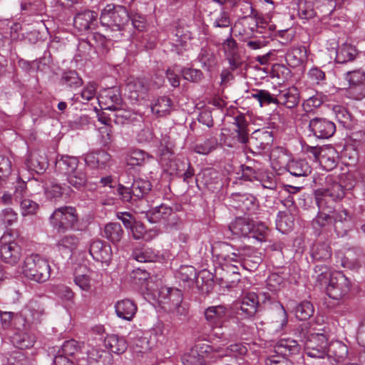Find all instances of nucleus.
Returning <instances> with one entry per match:
<instances>
[{"label": "nucleus", "mask_w": 365, "mask_h": 365, "mask_svg": "<svg viewBox=\"0 0 365 365\" xmlns=\"http://www.w3.org/2000/svg\"><path fill=\"white\" fill-rule=\"evenodd\" d=\"M315 273H319L317 280L322 287L326 286L327 295L336 300L346 296L350 289V282L341 272L330 273L325 265H317Z\"/></svg>", "instance_id": "1"}, {"label": "nucleus", "mask_w": 365, "mask_h": 365, "mask_svg": "<svg viewBox=\"0 0 365 365\" xmlns=\"http://www.w3.org/2000/svg\"><path fill=\"white\" fill-rule=\"evenodd\" d=\"M227 314V309L224 305L211 306L207 307L205 311V318L208 325L212 328V334L216 338L222 339L226 344L231 340L237 339L240 336V329L245 328V324L242 323H237L236 327H233L232 330H228L227 332L220 331L223 327H226L225 323L226 322Z\"/></svg>", "instance_id": "2"}, {"label": "nucleus", "mask_w": 365, "mask_h": 365, "mask_svg": "<svg viewBox=\"0 0 365 365\" xmlns=\"http://www.w3.org/2000/svg\"><path fill=\"white\" fill-rule=\"evenodd\" d=\"M316 187H319L314 192L316 202L319 198H324L327 205H334V202L341 200L346 194V191L350 190L354 185L351 183L349 187H345L336 181L331 175L324 176L322 175L314 178Z\"/></svg>", "instance_id": "3"}, {"label": "nucleus", "mask_w": 365, "mask_h": 365, "mask_svg": "<svg viewBox=\"0 0 365 365\" xmlns=\"http://www.w3.org/2000/svg\"><path fill=\"white\" fill-rule=\"evenodd\" d=\"M296 335L303 343L309 356L324 358L327 355L328 338L324 333L312 332L306 324H301L297 329Z\"/></svg>", "instance_id": "4"}, {"label": "nucleus", "mask_w": 365, "mask_h": 365, "mask_svg": "<svg viewBox=\"0 0 365 365\" xmlns=\"http://www.w3.org/2000/svg\"><path fill=\"white\" fill-rule=\"evenodd\" d=\"M229 230L237 237H252L257 241H266L268 227L262 222L255 223L248 217H236L229 225Z\"/></svg>", "instance_id": "5"}, {"label": "nucleus", "mask_w": 365, "mask_h": 365, "mask_svg": "<svg viewBox=\"0 0 365 365\" xmlns=\"http://www.w3.org/2000/svg\"><path fill=\"white\" fill-rule=\"evenodd\" d=\"M49 222L57 233L78 230L79 217L76 207L62 206L54 210L49 217Z\"/></svg>", "instance_id": "6"}, {"label": "nucleus", "mask_w": 365, "mask_h": 365, "mask_svg": "<svg viewBox=\"0 0 365 365\" xmlns=\"http://www.w3.org/2000/svg\"><path fill=\"white\" fill-rule=\"evenodd\" d=\"M50 272L51 268L48 261L38 255H31L26 257L23 274L26 278L42 283L49 279Z\"/></svg>", "instance_id": "7"}, {"label": "nucleus", "mask_w": 365, "mask_h": 365, "mask_svg": "<svg viewBox=\"0 0 365 365\" xmlns=\"http://www.w3.org/2000/svg\"><path fill=\"white\" fill-rule=\"evenodd\" d=\"M130 19V16L125 6L108 4L101 11L100 21L103 26L122 30Z\"/></svg>", "instance_id": "8"}, {"label": "nucleus", "mask_w": 365, "mask_h": 365, "mask_svg": "<svg viewBox=\"0 0 365 365\" xmlns=\"http://www.w3.org/2000/svg\"><path fill=\"white\" fill-rule=\"evenodd\" d=\"M317 205L319 211L312 221V226L314 232L320 235L330 232L334 227L332 212L334 207L332 205H327V201L324 198H319Z\"/></svg>", "instance_id": "9"}, {"label": "nucleus", "mask_w": 365, "mask_h": 365, "mask_svg": "<svg viewBox=\"0 0 365 365\" xmlns=\"http://www.w3.org/2000/svg\"><path fill=\"white\" fill-rule=\"evenodd\" d=\"M272 303V299L269 293L263 292L258 296L255 292H247L242 297L240 302L238 311H241L240 314H243L245 317H253L262 306H266L267 304Z\"/></svg>", "instance_id": "10"}, {"label": "nucleus", "mask_w": 365, "mask_h": 365, "mask_svg": "<svg viewBox=\"0 0 365 365\" xmlns=\"http://www.w3.org/2000/svg\"><path fill=\"white\" fill-rule=\"evenodd\" d=\"M273 140L272 132L259 129L250 135V140L247 148L252 154L262 155L269 152Z\"/></svg>", "instance_id": "11"}, {"label": "nucleus", "mask_w": 365, "mask_h": 365, "mask_svg": "<svg viewBox=\"0 0 365 365\" xmlns=\"http://www.w3.org/2000/svg\"><path fill=\"white\" fill-rule=\"evenodd\" d=\"M161 303L168 306L169 311L179 316L185 315L187 309L182 304L183 294L177 288H165L160 292Z\"/></svg>", "instance_id": "12"}, {"label": "nucleus", "mask_w": 365, "mask_h": 365, "mask_svg": "<svg viewBox=\"0 0 365 365\" xmlns=\"http://www.w3.org/2000/svg\"><path fill=\"white\" fill-rule=\"evenodd\" d=\"M9 235H4L0 239V257L7 264L14 265L21 257V248L15 241L10 240Z\"/></svg>", "instance_id": "13"}, {"label": "nucleus", "mask_w": 365, "mask_h": 365, "mask_svg": "<svg viewBox=\"0 0 365 365\" xmlns=\"http://www.w3.org/2000/svg\"><path fill=\"white\" fill-rule=\"evenodd\" d=\"M222 47L225 57L229 63L230 68L232 71L239 68L243 63V59L238 43L232 36L224 39Z\"/></svg>", "instance_id": "14"}, {"label": "nucleus", "mask_w": 365, "mask_h": 365, "mask_svg": "<svg viewBox=\"0 0 365 365\" xmlns=\"http://www.w3.org/2000/svg\"><path fill=\"white\" fill-rule=\"evenodd\" d=\"M234 28L238 31V35L246 41L247 39L257 37V34H262L259 26L258 17L241 16L235 24Z\"/></svg>", "instance_id": "15"}, {"label": "nucleus", "mask_w": 365, "mask_h": 365, "mask_svg": "<svg viewBox=\"0 0 365 365\" xmlns=\"http://www.w3.org/2000/svg\"><path fill=\"white\" fill-rule=\"evenodd\" d=\"M309 129L316 138L328 139L334 134L336 125L327 118L316 117L310 120Z\"/></svg>", "instance_id": "16"}, {"label": "nucleus", "mask_w": 365, "mask_h": 365, "mask_svg": "<svg viewBox=\"0 0 365 365\" xmlns=\"http://www.w3.org/2000/svg\"><path fill=\"white\" fill-rule=\"evenodd\" d=\"M334 229L338 237H344L354 227L352 215L345 209L332 212Z\"/></svg>", "instance_id": "17"}, {"label": "nucleus", "mask_w": 365, "mask_h": 365, "mask_svg": "<svg viewBox=\"0 0 365 365\" xmlns=\"http://www.w3.org/2000/svg\"><path fill=\"white\" fill-rule=\"evenodd\" d=\"M212 255L220 261L237 262L242 265L240 248L235 250L229 243L222 242L212 247Z\"/></svg>", "instance_id": "18"}, {"label": "nucleus", "mask_w": 365, "mask_h": 365, "mask_svg": "<svg viewBox=\"0 0 365 365\" xmlns=\"http://www.w3.org/2000/svg\"><path fill=\"white\" fill-rule=\"evenodd\" d=\"M346 76L349 83V93L352 98L361 100L365 97V73L357 70L348 72Z\"/></svg>", "instance_id": "19"}, {"label": "nucleus", "mask_w": 365, "mask_h": 365, "mask_svg": "<svg viewBox=\"0 0 365 365\" xmlns=\"http://www.w3.org/2000/svg\"><path fill=\"white\" fill-rule=\"evenodd\" d=\"M232 206L247 214H252L258 207L257 198L247 193L234 192L231 195Z\"/></svg>", "instance_id": "20"}, {"label": "nucleus", "mask_w": 365, "mask_h": 365, "mask_svg": "<svg viewBox=\"0 0 365 365\" xmlns=\"http://www.w3.org/2000/svg\"><path fill=\"white\" fill-rule=\"evenodd\" d=\"M212 27L215 37L225 38L232 36L234 27L231 25L229 13L224 10L221 11L220 16L214 20Z\"/></svg>", "instance_id": "21"}, {"label": "nucleus", "mask_w": 365, "mask_h": 365, "mask_svg": "<svg viewBox=\"0 0 365 365\" xmlns=\"http://www.w3.org/2000/svg\"><path fill=\"white\" fill-rule=\"evenodd\" d=\"M89 253L98 262L109 264L112 258L110 246L101 240L93 241L89 247Z\"/></svg>", "instance_id": "22"}, {"label": "nucleus", "mask_w": 365, "mask_h": 365, "mask_svg": "<svg viewBox=\"0 0 365 365\" xmlns=\"http://www.w3.org/2000/svg\"><path fill=\"white\" fill-rule=\"evenodd\" d=\"M301 345L295 339H281L274 346L277 355L287 358L298 355L300 353Z\"/></svg>", "instance_id": "23"}, {"label": "nucleus", "mask_w": 365, "mask_h": 365, "mask_svg": "<svg viewBox=\"0 0 365 365\" xmlns=\"http://www.w3.org/2000/svg\"><path fill=\"white\" fill-rule=\"evenodd\" d=\"M175 278L182 283L184 287L190 288L194 284L200 287L199 277L195 268L190 265H182L175 274Z\"/></svg>", "instance_id": "24"}, {"label": "nucleus", "mask_w": 365, "mask_h": 365, "mask_svg": "<svg viewBox=\"0 0 365 365\" xmlns=\"http://www.w3.org/2000/svg\"><path fill=\"white\" fill-rule=\"evenodd\" d=\"M197 60L202 64V67L211 72L218 66V57L213 48L205 46L202 47L197 56Z\"/></svg>", "instance_id": "25"}, {"label": "nucleus", "mask_w": 365, "mask_h": 365, "mask_svg": "<svg viewBox=\"0 0 365 365\" xmlns=\"http://www.w3.org/2000/svg\"><path fill=\"white\" fill-rule=\"evenodd\" d=\"M115 309L118 317L127 321H131L135 315L138 308L133 301L125 299L115 303Z\"/></svg>", "instance_id": "26"}, {"label": "nucleus", "mask_w": 365, "mask_h": 365, "mask_svg": "<svg viewBox=\"0 0 365 365\" xmlns=\"http://www.w3.org/2000/svg\"><path fill=\"white\" fill-rule=\"evenodd\" d=\"M299 102V92L296 87L280 91L277 94V105H283L287 108L296 107Z\"/></svg>", "instance_id": "27"}, {"label": "nucleus", "mask_w": 365, "mask_h": 365, "mask_svg": "<svg viewBox=\"0 0 365 365\" xmlns=\"http://www.w3.org/2000/svg\"><path fill=\"white\" fill-rule=\"evenodd\" d=\"M98 101L107 105V107L103 108L105 110H119L122 98L118 90L108 88L100 95Z\"/></svg>", "instance_id": "28"}, {"label": "nucleus", "mask_w": 365, "mask_h": 365, "mask_svg": "<svg viewBox=\"0 0 365 365\" xmlns=\"http://www.w3.org/2000/svg\"><path fill=\"white\" fill-rule=\"evenodd\" d=\"M97 14L90 10H84L76 14L73 25L79 31H85L91 28V25L96 20Z\"/></svg>", "instance_id": "29"}, {"label": "nucleus", "mask_w": 365, "mask_h": 365, "mask_svg": "<svg viewBox=\"0 0 365 365\" xmlns=\"http://www.w3.org/2000/svg\"><path fill=\"white\" fill-rule=\"evenodd\" d=\"M25 163L29 170L38 174L43 173L48 165L46 156L36 152L31 153Z\"/></svg>", "instance_id": "30"}, {"label": "nucleus", "mask_w": 365, "mask_h": 365, "mask_svg": "<svg viewBox=\"0 0 365 365\" xmlns=\"http://www.w3.org/2000/svg\"><path fill=\"white\" fill-rule=\"evenodd\" d=\"M126 91L130 93V98L138 101L144 98L148 91V85L143 79L137 78L127 83Z\"/></svg>", "instance_id": "31"}, {"label": "nucleus", "mask_w": 365, "mask_h": 365, "mask_svg": "<svg viewBox=\"0 0 365 365\" xmlns=\"http://www.w3.org/2000/svg\"><path fill=\"white\" fill-rule=\"evenodd\" d=\"M78 163L79 161L77 158L63 155L59 159H57L56 168L59 170V172L68 176L79 168Z\"/></svg>", "instance_id": "32"}, {"label": "nucleus", "mask_w": 365, "mask_h": 365, "mask_svg": "<svg viewBox=\"0 0 365 365\" xmlns=\"http://www.w3.org/2000/svg\"><path fill=\"white\" fill-rule=\"evenodd\" d=\"M104 344L111 352L116 354L124 353L128 348L126 340L115 334L107 335L104 339Z\"/></svg>", "instance_id": "33"}, {"label": "nucleus", "mask_w": 365, "mask_h": 365, "mask_svg": "<svg viewBox=\"0 0 365 365\" xmlns=\"http://www.w3.org/2000/svg\"><path fill=\"white\" fill-rule=\"evenodd\" d=\"M286 168L295 177H305L311 173V167L305 160H291L287 164Z\"/></svg>", "instance_id": "34"}, {"label": "nucleus", "mask_w": 365, "mask_h": 365, "mask_svg": "<svg viewBox=\"0 0 365 365\" xmlns=\"http://www.w3.org/2000/svg\"><path fill=\"white\" fill-rule=\"evenodd\" d=\"M173 106L172 100L165 96L155 100L151 106V110L157 117H165L170 113Z\"/></svg>", "instance_id": "35"}, {"label": "nucleus", "mask_w": 365, "mask_h": 365, "mask_svg": "<svg viewBox=\"0 0 365 365\" xmlns=\"http://www.w3.org/2000/svg\"><path fill=\"white\" fill-rule=\"evenodd\" d=\"M306 59L304 48L294 47L289 49L285 54L287 65L292 68L302 66Z\"/></svg>", "instance_id": "36"}, {"label": "nucleus", "mask_w": 365, "mask_h": 365, "mask_svg": "<svg viewBox=\"0 0 365 365\" xmlns=\"http://www.w3.org/2000/svg\"><path fill=\"white\" fill-rule=\"evenodd\" d=\"M311 257L314 262H327L331 257L330 246L326 242L314 244L311 250Z\"/></svg>", "instance_id": "37"}, {"label": "nucleus", "mask_w": 365, "mask_h": 365, "mask_svg": "<svg viewBox=\"0 0 365 365\" xmlns=\"http://www.w3.org/2000/svg\"><path fill=\"white\" fill-rule=\"evenodd\" d=\"M176 166L175 171L173 170L171 174H175L182 178L183 182L189 183L195 175V169L189 161L184 162L177 160L174 162Z\"/></svg>", "instance_id": "38"}, {"label": "nucleus", "mask_w": 365, "mask_h": 365, "mask_svg": "<svg viewBox=\"0 0 365 365\" xmlns=\"http://www.w3.org/2000/svg\"><path fill=\"white\" fill-rule=\"evenodd\" d=\"M336 118L342 126L351 129L354 125V118L351 113L345 107L336 105L332 108Z\"/></svg>", "instance_id": "39"}, {"label": "nucleus", "mask_w": 365, "mask_h": 365, "mask_svg": "<svg viewBox=\"0 0 365 365\" xmlns=\"http://www.w3.org/2000/svg\"><path fill=\"white\" fill-rule=\"evenodd\" d=\"M356 55L357 51L354 46L348 43H344L338 47L335 61L337 63H345L352 61Z\"/></svg>", "instance_id": "40"}, {"label": "nucleus", "mask_w": 365, "mask_h": 365, "mask_svg": "<svg viewBox=\"0 0 365 365\" xmlns=\"http://www.w3.org/2000/svg\"><path fill=\"white\" fill-rule=\"evenodd\" d=\"M173 212V209L165 205L157 206L145 213V217L151 223H156L167 219Z\"/></svg>", "instance_id": "41"}, {"label": "nucleus", "mask_w": 365, "mask_h": 365, "mask_svg": "<svg viewBox=\"0 0 365 365\" xmlns=\"http://www.w3.org/2000/svg\"><path fill=\"white\" fill-rule=\"evenodd\" d=\"M123 235L124 232L120 224L110 222L105 226L103 236L112 243L115 244L121 240Z\"/></svg>", "instance_id": "42"}, {"label": "nucleus", "mask_w": 365, "mask_h": 365, "mask_svg": "<svg viewBox=\"0 0 365 365\" xmlns=\"http://www.w3.org/2000/svg\"><path fill=\"white\" fill-rule=\"evenodd\" d=\"M168 37L176 46H182L186 43L187 39L190 38V33L185 27L177 24L170 29Z\"/></svg>", "instance_id": "43"}, {"label": "nucleus", "mask_w": 365, "mask_h": 365, "mask_svg": "<svg viewBox=\"0 0 365 365\" xmlns=\"http://www.w3.org/2000/svg\"><path fill=\"white\" fill-rule=\"evenodd\" d=\"M327 355L334 358L336 361H340L347 356L348 347L339 341L331 342L329 345L328 344Z\"/></svg>", "instance_id": "44"}, {"label": "nucleus", "mask_w": 365, "mask_h": 365, "mask_svg": "<svg viewBox=\"0 0 365 365\" xmlns=\"http://www.w3.org/2000/svg\"><path fill=\"white\" fill-rule=\"evenodd\" d=\"M240 252L242 258V264H249V262L258 265L262 262L261 253L257 249L250 246L240 247Z\"/></svg>", "instance_id": "45"}, {"label": "nucleus", "mask_w": 365, "mask_h": 365, "mask_svg": "<svg viewBox=\"0 0 365 365\" xmlns=\"http://www.w3.org/2000/svg\"><path fill=\"white\" fill-rule=\"evenodd\" d=\"M133 257L140 262H155L158 255L153 248L142 247L135 248L133 252Z\"/></svg>", "instance_id": "46"}, {"label": "nucleus", "mask_w": 365, "mask_h": 365, "mask_svg": "<svg viewBox=\"0 0 365 365\" xmlns=\"http://www.w3.org/2000/svg\"><path fill=\"white\" fill-rule=\"evenodd\" d=\"M61 83L70 88H77L83 85V81L76 71L70 70L62 73Z\"/></svg>", "instance_id": "47"}, {"label": "nucleus", "mask_w": 365, "mask_h": 365, "mask_svg": "<svg viewBox=\"0 0 365 365\" xmlns=\"http://www.w3.org/2000/svg\"><path fill=\"white\" fill-rule=\"evenodd\" d=\"M151 187V183L148 180L138 178L133 180L131 185V192L135 197V200H139L147 195Z\"/></svg>", "instance_id": "48"}, {"label": "nucleus", "mask_w": 365, "mask_h": 365, "mask_svg": "<svg viewBox=\"0 0 365 365\" xmlns=\"http://www.w3.org/2000/svg\"><path fill=\"white\" fill-rule=\"evenodd\" d=\"M66 177L68 182L78 190L85 187L87 185V175L83 168H79Z\"/></svg>", "instance_id": "49"}, {"label": "nucleus", "mask_w": 365, "mask_h": 365, "mask_svg": "<svg viewBox=\"0 0 365 365\" xmlns=\"http://www.w3.org/2000/svg\"><path fill=\"white\" fill-rule=\"evenodd\" d=\"M296 317L299 320L309 319L314 312L313 304L309 301H303L299 303L294 308Z\"/></svg>", "instance_id": "50"}, {"label": "nucleus", "mask_w": 365, "mask_h": 365, "mask_svg": "<svg viewBox=\"0 0 365 365\" xmlns=\"http://www.w3.org/2000/svg\"><path fill=\"white\" fill-rule=\"evenodd\" d=\"M219 143L215 137H211L210 138L206 139L202 143H197L194 148L193 150L198 154L200 155H207L212 151L217 149Z\"/></svg>", "instance_id": "51"}, {"label": "nucleus", "mask_w": 365, "mask_h": 365, "mask_svg": "<svg viewBox=\"0 0 365 365\" xmlns=\"http://www.w3.org/2000/svg\"><path fill=\"white\" fill-rule=\"evenodd\" d=\"M78 242V238L75 235H67L57 241L56 247L61 251L72 252L77 247Z\"/></svg>", "instance_id": "52"}, {"label": "nucleus", "mask_w": 365, "mask_h": 365, "mask_svg": "<svg viewBox=\"0 0 365 365\" xmlns=\"http://www.w3.org/2000/svg\"><path fill=\"white\" fill-rule=\"evenodd\" d=\"M277 229L282 232H287L294 227V217L289 213L279 212L276 220Z\"/></svg>", "instance_id": "53"}, {"label": "nucleus", "mask_w": 365, "mask_h": 365, "mask_svg": "<svg viewBox=\"0 0 365 365\" xmlns=\"http://www.w3.org/2000/svg\"><path fill=\"white\" fill-rule=\"evenodd\" d=\"M251 96L259 101L260 106L271 103L277 105V95L271 94L267 90L257 89L251 94Z\"/></svg>", "instance_id": "54"}, {"label": "nucleus", "mask_w": 365, "mask_h": 365, "mask_svg": "<svg viewBox=\"0 0 365 365\" xmlns=\"http://www.w3.org/2000/svg\"><path fill=\"white\" fill-rule=\"evenodd\" d=\"M36 341V337L28 333H22L14 338V344L19 349L31 348Z\"/></svg>", "instance_id": "55"}, {"label": "nucleus", "mask_w": 365, "mask_h": 365, "mask_svg": "<svg viewBox=\"0 0 365 365\" xmlns=\"http://www.w3.org/2000/svg\"><path fill=\"white\" fill-rule=\"evenodd\" d=\"M184 365H205V359L197 349H192L190 352L182 356Z\"/></svg>", "instance_id": "56"}, {"label": "nucleus", "mask_w": 365, "mask_h": 365, "mask_svg": "<svg viewBox=\"0 0 365 365\" xmlns=\"http://www.w3.org/2000/svg\"><path fill=\"white\" fill-rule=\"evenodd\" d=\"M18 202L20 203L23 215H34L39 208L38 203L27 197H24Z\"/></svg>", "instance_id": "57"}, {"label": "nucleus", "mask_w": 365, "mask_h": 365, "mask_svg": "<svg viewBox=\"0 0 365 365\" xmlns=\"http://www.w3.org/2000/svg\"><path fill=\"white\" fill-rule=\"evenodd\" d=\"M181 73L185 80L192 83H199L204 78L202 71L196 68H184L182 69Z\"/></svg>", "instance_id": "58"}, {"label": "nucleus", "mask_w": 365, "mask_h": 365, "mask_svg": "<svg viewBox=\"0 0 365 365\" xmlns=\"http://www.w3.org/2000/svg\"><path fill=\"white\" fill-rule=\"evenodd\" d=\"M79 350L80 346L78 341L71 339L65 341L58 352L66 356L73 357Z\"/></svg>", "instance_id": "59"}, {"label": "nucleus", "mask_w": 365, "mask_h": 365, "mask_svg": "<svg viewBox=\"0 0 365 365\" xmlns=\"http://www.w3.org/2000/svg\"><path fill=\"white\" fill-rule=\"evenodd\" d=\"M11 173V163L9 158L0 155V184L6 182Z\"/></svg>", "instance_id": "60"}, {"label": "nucleus", "mask_w": 365, "mask_h": 365, "mask_svg": "<svg viewBox=\"0 0 365 365\" xmlns=\"http://www.w3.org/2000/svg\"><path fill=\"white\" fill-rule=\"evenodd\" d=\"M274 307L277 310L275 323L277 324V330H282L287 324V313L282 304L274 302Z\"/></svg>", "instance_id": "61"}, {"label": "nucleus", "mask_w": 365, "mask_h": 365, "mask_svg": "<svg viewBox=\"0 0 365 365\" xmlns=\"http://www.w3.org/2000/svg\"><path fill=\"white\" fill-rule=\"evenodd\" d=\"M147 156L146 153L141 150H134L130 152L128 156L126 161L127 164L130 166H140L142 165Z\"/></svg>", "instance_id": "62"}, {"label": "nucleus", "mask_w": 365, "mask_h": 365, "mask_svg": "<svg viewBox=\"0 0 365 365\" xmlns=\"http://www.w3.org/2000/svg\"><path fill=\"white\" fill-rule=\"evenodd\" d=\"M64 192V187L58 183H51L45 187V195L50 200H56L60 198Z\"/></svg>", "instance_id": "63"}, {"label": "nucleus", "mask_w": 365, "mask_h": 365, "mask_svg": "<svg viewBox=\"0 0 365 365\" xmlns=\"http://www.w3.org/2000/svg\"><path fill=\"white\" fill-rule=\"evenodd\" d=\"M87 353L90 363H103L104 359L110 358L109 353L94 347L89 349Z\"/></svg>", "instance_id": "64"}]
</instances>
